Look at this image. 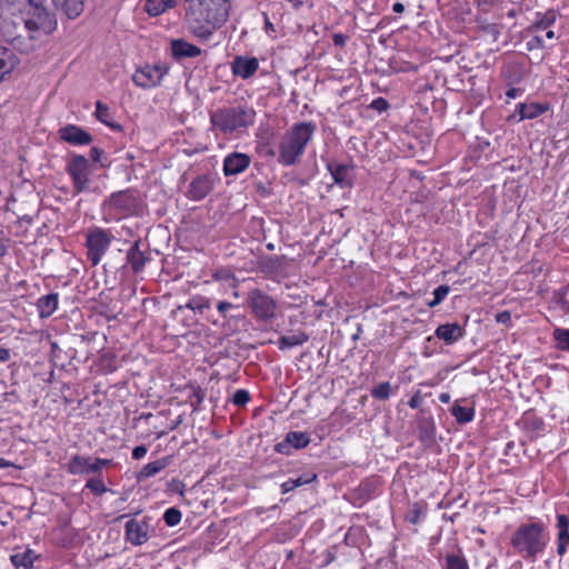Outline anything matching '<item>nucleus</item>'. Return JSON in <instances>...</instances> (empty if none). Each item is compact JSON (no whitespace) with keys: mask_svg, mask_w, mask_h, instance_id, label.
Wrapping results in <instances>:
<instances>
[{"mask_svg":"<svg viewBox=\"0 0 569 569\" xmlns=\"http://www.w3.org/2000/svg\"><path fill=\"white\" fill-rule=\"evenodd\" d=\"M186 19L193 36H211L229 16V0H184Z\"/></svg>","mask_w":569,"mask_h":569,"instance_id":"obj_1","label":"nucleus"},{"mask_svg":"<svg viewBox=\"0 0 569 569\" xmlns=\"http://www.w3.org/2000/svg\"><path fill=\"white\" fill-rule=\"evenodd\" d=\"M316 131L313 122H298L284 132L278 143V162L284 167L296 164L305 153Z\"/></svg>","mask_w":569,"mask_h":569,"instance_id":"obj_2","label":"nucleus"},{"mask_svg":"<svg viewBox=\"0 0 569 569\" xmlns=\"http://www.w3.org/2000/svg\"><path fill=\"white\" fill-rule=\"evenodd\" d=\"M254 120L256 111L248 104L222 107L210 114L212 127L223 134L241 133L252 126Z\"/></svg>","mask_w":569,"mask_h":569,"instance_id":"obj_3","label":"nucleus"},{"mask_svg":"<svg viewBox=\"0 0 569 569\" xmlns=\"http://www.w3.org/2000/svg\"><path fill=\"white\" fill-rule=\"evenodd\" d=\"M511 543L523 558L535 560L546 547L543 526L539 522L520 526L513 532Z\"/></svg>","mask_w":569,"mask_h":569,"instance_id":"obj_4","label":"nucleus"},{"mask_svg":"<svg viewBox=\"0 0 569 569\" xmlns=\"http://www.w3.org/2000/svg\"><path fill=\"white\" fill-rule=\"evenodd\" d=\"M66 171L71 178L74 193H81L89 189L90 174L93 164L82 154L72 153L66 163Z\"/></svg>","mask_w":569,"mask_h":569,"instance_id":"obj_5","label":"nucleus"},{"mask_svg":"<svg viewBox=\"0 0 569 569\" xmlns=\"http://www.w3.org/2000/svg\"><path fill=\"white\" fill-rule=\"evenodd\" d=\"M139 206L134 191L127 189L113 192L103 201L102 209L111 216H129L137 211Z\"/></svg>","mask_w":569,"mask_h":569,"instance_id":"obj_6","label":"nucleus"},{"mask_svg":"<svg viewBox=\"0 0 569 569\" xmlns=\"http://www.w3.org/2000/svg\"><path fill=\"white\" fill-rule=\"evenodd\" d=\"M247 305L260 321H271L276 318L278 309L276 300L260 289H253L249 292Z\"/></svg>","mask_w":569,"mask_h":569,"instance_id":"obj_7","label":"nucleus"},{"mask_svg":"<svg viewBox=\"0 0 569 569\" xmlns=\"http://www.w3.org/2000/svg\"><path fill=\"white\" fill-rule=\"evenodd\" d=\"M111 243V236L108 231L97 228L87 236V257L92 266H98Z\"/></svg>","mask_w":569,"mask_h":569,"instance_id":"obj_8","label":"nucleus"},{"mask_svg":"<svg viewBox=\"0 0 569 569\" xmlns=\"http://www.w3.org/2000/svg\"><path fill=\"white\" fill-rule=\"evenodd\" d=\"M168 72L169 67L166 63L146 64L136 70L132 81L140 88L149 89L159 86Z\"/></svg>","mask_w":569,"mask_h":569,"instance_id":"obj_9","label":"nucleus"},{"mask_svg":"<svg viewBox=\"0 0 569 569\" xmlns=\"http://www.w3.org/2000/svg\"><path fill=\"white\" fill-rule=\"evenodd\" d=\"M24 24L29 31H41L47 34L52 33L57 28V21L40 4L32 7L30 17L24 19Z\"/></svg>","mask_w":569,"mask_h":569,"instance_id":"obj_10","label":"nucleus"},{"mask_svg":"<svg viewBox=\"0 0 569 569\" xmlns=\"http://www.w3.org/2000/svg\"><path fill=\"white\" fill-rule=\"evenodd\" d=\"M111 463L109 459L91 458L74 455L68 462V471L71 475L80 473H96L99 472L103 467Z\"/></svg>","mask_w":569,"mask_h":569,"instance_id":"obj_11","label":"nucleus"},{"mask_svg":"<svg viewBox=\"0 0 569 569\" xmlns=\"http://www.w3.org/2000/svg\"><path fill=\"white\" fill-rule=\"evenodd\" d=\"M310 441V435L306 431H289L284 439L274 446V451L288 456L292 450L306 448Z\"/></svg>","mask_w":569,"mask_h":569,"instance_id":"obj_12","label":"nucleus"},{"mask_svg":"<svg viewBox=\"0 0 569 569\" xmlns=\"http://www.w3.org/2000/svg\"><path fill=\"white\" fill-rule=\"evenodd\" d=\"M126 539L133 546H141L149 539V521L143 519L138 521L136 519L129 520L126 526Z\"/></svg>","mask_w":569,"mask_h":569,"instance_id":"obj_13","label":"nucleus"},{"mask_svg":"<svg viewBox=\"0 0 569 569\" xmlns=\"http://www.w3.org/2000/svg\"><path fill=\"white\" fill-rule=\"evenodd\" d=\"M59 138L72 146L90 144L92 136L77 124H66L58 130Z\"/></svg>","mask_w":569,"mask_h":569,"instance_id":"obj_14","label":"nucleus"},{"mask_svg":"<svg viewBox=\"0 0 569 569\" xmlns=\"http://www.w3.org/2000/svg\"><path fill=\"white\" fill-rule=\"evenodd\" d=\"M213 189V178L210 174H201L194 178L188 189V198L193 201H200L206 198Z\"/></svg>","mask_w":569,"mask_h":569,"instance_id":"obj_15","label":"nucleus"},{"mask_svg":"<svg viewBox=\"0 0 569 569\" xmlns=\"http://www.w3.org/2000/svg\"><path fill=\"white\" fill-rule=\"evenodd\" d=\"M259 68V61L257 58H248L243 56L234 57L231 62L232 73L242 79H249L252 77Z\"/></svg>","mask_w":569,"mask_h":569,"instance_id":"obj_16","label":"nucleus"},{"mask_svg":"<svg viewBox=\"0 0 569 569\" xmlns=\"http://www.w3.org/2000/svg\"><path fill=\"white\" fill-rule=\"evenodd\" d=\"M250 161V157L246 153H230L223 161V172L226 176H237L249 167Z\"/></svg>","mask_w":569,"mask_h":569,"instance_id":"obj_17","label":"nucleus"},{"mask_svg":"<svg viewBox=\"0 0 569 569\" xmlns=\"http://www.w3.org/2000/svg\"><path fill=\"white\" fill-rule=\"evenodd\" d=\"M19 63L18 56L11 49L0 46V83L11 76Z\"/></svg>","mask_w":569,"mask_h":569,"instance_id":"obj_18","label":"nucleus"},{"mask_svg":"<svg viewBox=\"0 0 569 569\" xmlns=\"http://www.w3.org/2000/svg\"><path fill=\"white\" fill-rule=\"evenodd\" d=\"M466 331L458 322L443 323L437 327L435 336L447 345H453L465 336Z\"/></svg>","mask_w":569,"mask_h":569,"instance_id":"obj_19","label":"nucleus"},{"mask_svg":"<svg viewBox=\"0 0 569 569\" xmlns=\"http://www.w3.org/2000/svg\"><path fill=\"white\" fill-rule=\"evenodd\" d=\"M171 53L173 59L181 61L186 58L198 57L201 53V49L179 38L171 41Z\"/></svg>","mask_w":569,"mask_h":569,"instance_id":"obj_20","label":"nucleus"},{"mask_svg":"<svg viewBox=\"0 0 569 569\" xmlns=\"http://www.w3.org/2000/svg\"><path fill=\"white\" fill-rule=\"evenodd\" d=\"M127 263L130 266L134 273H139L144 269L149 258L140 250V240L132 243L127 252Z\"/></svg>","mask_w":569,"mask_h":569,"instance_id":"obj_21","label":"nucleus"},{"mask_svg":"<svg viewBox=\"0 0 569 569\" xmlns=\"http://www.w3.org/2000/svg\"><path fill=\"white\" fill-rule=\"evenodd\" d=\"M327 168L330 171L336 184L342 188L350 187L352 184L351 166L340 163H328Z\"/></svg>","mask_w":569,"mask_h":569,"instance_id":"obj_22","label":"nucleus"},{"mask_svg":"<svg viewBox=\"0 0 569 569\" xmlns=\"http://www.w3.org/2000/svg\"><path fill=\"white\" fill-rule=\"evenodd\" d=\"M171 462V457H162L156 461H151L143 466V468L138 472L137 479L139 482L144 481L151 477H154L164 468H167Z\"/></svg>","mask_w":569,"mask_h":569,"instance_id":"obj_23","label":"nucleus"},{"mask_svg":"<svg viewBox=\"0 0 569 569\" xmlns=\"http://www.w3.org/2000/svg\"><path fill=\"white\" fill-rule=\"evenodd\" d=\"M526 74L525 67L519 63H508L501 71V77L508 86L520 83L526 78Z\"/></svg>","mask_w":569,"mask_h":569,"instance_id":"obj_24","label":"nucleus"},{"mask_svg":"<svg viewBox=\"0 0 569 569\" xmlns=\"http://www.w3.org/2000/svg\"><path fill=\"white\" fill-rule=\"evenodd\" d=\"M39 558L38 555L30 548L22 552H17L10 556V561L16 569H34V561Z\"/></svg>","mask_w":569,"mask_h":569,"instance_id":"obj_25","label":"nucleus"},{"mask_svg":"<svg viewBox=\"0 0 569 569\" xmlns=\"http://www.w3.org/2000/svg\"><path fill=\"white\" fill-rule=\"evenodd\" d=\"M57 9H61L70 19L77 18L83 11L84 0H51Z\"/></svg>","mask_w":569,"mask_h":569,"instance_id":"obj_26","label":"nucleus"},{"mask_svg":"<svg viewBox=\"0 0 569 569\" xmlns=\"http://www.w3.org/2000/svg\"><path fill=\"white\" fill-rule=\"evenodd\" d=\"M58 307V295L49 293L38 300V309L41 318L50 317Z\"/></svg>","mask_w":569,"mask_h":569,"instance_id":"obj_27","label":"nucleus"},{"mask_svg":"<svg viewBox=\"0 0 569 569\" xmlns=\"http://www.w3.org/2000/svg\"><path fill=\"white\" fill-rule=\"evenodd\" d=\"M556 19H557V12L552 9L547 10L543 13L538 12V13H536V18L532 21V24L529 28V30L543 31V30L548 29L552 23H555Z\"/></svg>","mask_w":569,"mask_h":569,"instance_id":"obj_28","label":"nucleus"},{"mask_svg":"<svg viewBox=\"0 0 569 569\" xmlns=\"http://www.w3.org/2000/svg\"><path fill=\"white\" fill-rule=\"evenodd\" d=\"M94 116L100 122L104 123L107 127L111 128L112 130H114V131L121 130V126L119 123L112 121L110 108L107 104L102 103L101 101L96 102Z\"/></svg>","mask_w":569,"mask_h":569,"instance_id":"obj_29","label":"nucleus"},{"mask_svg":"<svg viewBox=\"0 0 569 569\" xmlns=\"http://www.w3.org/2000/svg\"><path fill=\"white\" fill-rule=\"evenodd\" d=\"M450 412L460 425L470 422L475 417V409L472 407H462L458 401L453 403Z\"/></svg>","mask_w":569,"mask_h":569,"instance_id":"obj_30","label":"nucleus"},{"mask_svg":"<svg viewBox=\"0 0 569 569\" xmlns=\"http://www.w3.org/2000/svg\"><path fill=\"white\" fill-rule=\"evenodd\" d=\"M174 4L176 0H146L144 11L150 16H159Z\"/></svg>","mask_w":569,"mask_h":569,"instance_id":"obj_31","label":"nucleus"},{"mask_svg":"<svg viewBox=\"0 0 569 569\" xmlns=\"http://www.w3.org/2000/svg\"><path fill=\"white\" fill-rule=\"evenodd\" d=\"M309 340V336L300 331L298 333L291 336H281L278 340L279 349L283 350L286 348H293L297 346H301Z\"/></svg>","mask_w":569,"mask_h":569,"instance_id":"obj_32","label":"nucleus"},{"mask_svg":"<svg viewBox=\"0 0 569 569\" xmlns=\"http://www.w3.org/2000/svg\"><path fill=\"white\" fill-rule=\"evenodd\" d=\"M552 337L556 341L557 349L561 351H569V329L556 328L552 332Z\"/></svg>","mask_w":569,"mask_h":569,"instance_id":"obj_33","label":"nucleus"},{"mask_svg":"<svg viewBox=\"0 0 569 569\" xmlns=\"http://www.w3.org/2000/svg\"><path fill=\"white\" fill-rule=\"evenodd\" d=\"M550 109L549 103H541V102H529L526 103V117L527 119H536L539 116L543 114Z\"/></svg>","mask_w":569,"mask_h":569,"instance_id":"obj_34","label":"nucleus"},{"mask_svg":"<svg viewBox=\"0 0 569 569\" xmlns=\"http://www.w3.org/2000/svg\"><path fill=\"white\" fill-rule=\"evenodd\" d=\"M392 393L390 382H381L371 389V396L377 400H388Z\"/></svg>","mask_w":569,"mask_h":569,"instance_id":"obj_35","label":"nucleus"},{"mask_svg":"<svg viewBox=\"0 0 569 569\" xmlns=\"http://www.w3.org/2000/svg\"><path fill=\"white\" fill-rule=\"evenodd\" d=\"M449 291H450V287L447 284H441V286L437 287L432 292L433 299L428 301L427 306L429 308L437 307L445 300V298L448 296Z\"/></svg>","mask_w":569,"mask_h":569,"instance_id":"obj_36","label":"nucleus"},{"mask_svg":"<svg viewBox=\"0 0 569 569\" xmlns=\"http://www.w3.org/2000/svg\"><path fill=\"white\" fill-rule=\"evenodd\" d=\"M186 308L202 313L206 309L210 308V300L206 297L196 296L190 299V301L186 305Z\"/></svg>","mask_w":569,"mask_h":569,"instance_id":"obj_37","label":"nucleus"},{"mask_svg":"<svg viewBox=\"0 0 569 569\" xmlns=\"http://www.w3.org/2000/svg\"><path fill=\"white\" fill-rule=\"evenodd\" d=\"M445 569H469L466 559L458 555H447Z\"/></svg>","mask_w":569,"mask_h":569,"instance_id":"obj_38","label":"nucleus"},{"mask_svg":"<svg viewBox=\"0 0 569 569\" xmlns=\"http://www.w3.org/2000/svg\"><path fill=\"white\" fill-rule=\"evenodd\" d=\"M86 488H88L96 496H101L108 491V488L100 477L90 478L86 483Z\"/></svg>","mask_w":569,"mask_h":569,"instance_id":"obj_39","label":"nucleus"},{"mask_svg":"<svg viewBox=\"0 0 569 569\" xmlns=\"http://www.w3.org/2000/svg\"><path fill=\"white\" fill-rule=\"evenodd\" d=\"M181 511L174 507L167 509L163 513V520L169 527L177 526L181 521Z\"/></svg>","mask_w":569,"mask_h":569,"instance_id":"obj_40","label":"nucleus"},{"mask_svg":"<svg viewBox=\"0 0 569 569\" xmlns=\"http://www.w3.org/2000/svg\"><path fill=\"white\" fill-rule=\"evenodd\" d=\"M251 399L248 390L239 389L232 397V403L238 407H244Z\"/></svg>","mask_w":569,"mask_h":569,"instance_id":"obj_41","label":"nucleus"},{"mask_svg":"<svg viewBox=\"0 0 569 569\" xmlns=\"http://www.w3.org/2000/svg\"><path fill=\"white\" fill-rule=\"evenodd\" d=\"M317 480V475L313 472H306L298 478L291 479L295 489L303 485L311 483Z\"/></svg>","mask_w":569,"mask_h":569,"instance_id":"obj_42","label":"nucleus"},{"mask_svg":"<svg viewBox=\"0 0 569 569\" xmlns=\"http://www.w3.org/2000/svg\"><path fill=\"white\" fill-rule=\"evenodd\" d=\"M204 399V392L201 388L197 387L193 389L192 395L190 396V405L193 408V410H198L201 402Z\"/></svg>","mask_w":569,"mask_h":569,"instance_id":"obj_43","label":"nucleus"},{"mask_svg":"<svg viewBox=\"0 0 569 569\" xmlns=\"http://www.w3.org/2000/svg\"><path fill=\"white\" fill-rule=\"evenodd\" d=\"M501 1L502 0H475V3H476V6L478 7L479 10H481L485 13H487L492 8H495L498 4H500Z\"/></svg>","mask_w":569,"mask_h":569,"instance_id":"obj_44","label":"nucleus"},{"mask_svg":"<svg viewBox=\"0 0 569 569\" xmlns=\"http://www.w3.org/2000/svg\"><path fill=\"white\" fill-rule=\"evenodd\" d=\"M370 108L378 112H383L389 108V102L385 98L379 97L372 100Z\"/></svg>","mask_w":569,"mask_h":569,"instance_id":"obj_45","label":"nucleus"},{"mask_svg":"<svg viewBox=\"0 0 569 569\" xmlns=\"http://www.w3.org/2000/svg\"><path fill=\"white\" fill-rule=\"evenodd\" d=\"M104 156V151L99 147H92L90 149V158L92 162L100 163L101 167H106V164L102 162V158Z\"/></svg>","mask_w":569,"mask_h":569,"instance_id":"obj_46","label":"nucleus"},{"mask_svg":"<svg viewBox=\"0 0 569 569\" xmlns=\"http://www.w3.org/2000/svg\"><path fill=\"white\" fill-rule=\"evenodd\" d=\"M237 307L228 301H219L217 305V309L223 319L228 318V312Z\"/></svg>","mask_w":569,"mask_h":569,"instance_id":"obj_47","label":"nucleus"},{"mask_svg":"<svg viewBox=\"0 0 569 569\" xmlns=\"http://www.w3.org/2000/svg\"><path fill=\"white\" fill-rule=\"evenodd\" d=\"M495 318L498 323L507 326H510L511 323V313L508 310L498 312Z\"/></svg>","mask_w":569,"mask_h":569,"instance_id":"obj_48","label":"nucleus"},{"mask_svg":"<svg viewBox=\"0 0 569 569\" xmlns=\"http://www.w3.org/2000/svg\"><path fill=\"white\" fill-rule=\"evenodd\" d=\"M147 451H148L147 447H144V446H137L132 450V458L136 459V460H139V459L143 458L147 455Z\"/></svg>","mask_w":569,"mask_h":569,"instance_id":"obj_49","label":"nucleus"},{"mask_svg":"<svg viewBox=\"0 0 569 569\" xmlns=\"http://www.w3.org/2000/svg\"><path fill=\"white\" fill-rule=\"evenodd\" d=\"M557 527L560 530L565 529L568 530L569 528V520L566 515H558L557 516Z\"/></svg>","mask_w":569,"mask_h":569,"instance_id":"obj_50","label":"nucleus"},{"mask_svg":"<svg viewBox=\"0 0 569 569\" xmlns=\"http://www.w3.org/2000/svg\"><path fill=\"white\" fill-rule=\"evenodd\" d=\"M422 402V398L420 396V391H417L408 401V405L412 409H417Z\"/></svg>","mask_w":569,"mask_h":569,"instance_id":"obj_51","label":"nucleus"},{"mask_svg":"<svg viewBox=\"0 0 569 569\" xmlns=\"http://www.w3.org/2000/svg\"><path fill=\"white\" fill-rule=\"evenodd\" d=\"M519 116L518 121L526 120L527 118L523 117L526 114V103L520 102L516 106L515 114L512 117Z\"/></svg>","mask_w":569,"mask_h":569,"instance_id":"obj_52","label":"nucleus"},{"mask_svg":"<svg viewBox=\"0 0 569 569\" xmlns=\"http://www.w3.org/2000/svg\"><path fill=\"white\" fill-rule=\"evenodd\" d=\"M523 93V89L516 88L510 86V88L506 91V96L508 99H515Z\"/></svg>","mask_w":569,"mask_h":569,"instance_id":"obj_53","label":"nucleus"},{"mask_svg":"<svg viewBox=\"0 0 569 569\" xmlns=\"http://www.w3.org/2000/svg\"><path fill=\"white\" fill-rule=\"evenodd\" d=\"M541 38H530L529 41L526 43V47L529 51L537 49L541 46Z\"/></svg>","mask_w":569,"mask_h":569,"instance_id":"obj_54","label":"nucleus"},{"mask_svg":"<svg viewBox=\"0 0 569 569\" xmlns=\"http://www.w3.org/2000/svg\"><path fill=\"white\" fill-rule=\"evenodd\" d=\"M295 490V487H293V483L291 481V479L284 481L282 485H281V492L282 493H288L290 491Z\"/></svg>","mask_w":569,"mask_h":569,"instance_id":"obj_55","label":"nucleus"},{"mask_svg":"<svg viewBox=\"0 0 569 569\" xmlns=\"http://www.w3.org/2000/svg\"><path fill=\"white\" fill-rule=\"evenodd\" d=\"M558 541L568 543L569 542V530H560L558 533Z\"/></svg>","mask_w":569,"mask_h":569,"instance_id":"obj_56","label":"nucleus"},{"mask_svg":"<svg viewBox=\"0 0 569 569\" xmlns=\"http://www.w3.org/2000/svg\"><path fill=\"white\" fill-rule=\"evenodd\" d=\"M10 359V350L0 347V362H7Z\"/></svg>","mask_w":569,"mask_h":569,"instance_id":"obj_57","label":"nucleus"},{"mask_svg":"<svg viewBox=\"0 0 569 569\" xmlns=\"http://www.w3.org/2000/svg\"><path fill=\"white\" fill-rule=\"evenodd\" d=\"M380 42L385 46H393V44H396V38H391V37L380 38Z\"/></svg>","mask_w":569,"mask_h":569,"instance_id":"obj_58","label":"nucleus"},{"mask_svg":"<svg viewBox=\"0 0 569 569\" xmlns=\"http://www.w3.org/2000/svg\"><path fill=\"white\" fill-rule=\"evenodd\" d=\"M392 10L397 13H402L405 11V6L400 2H396L392 7Z\"/></svg>","mask_w":569,"mask_h":569,"instance_id":"obj_59","label":"nucleus"},{"mask_svg":"<svg viewBox=\"0 0 569 569\" xmlns=\"http://www.w3.org/2000/svg\"><path fill=\"white\" fill-rule=\"evenodd\" d=\"M439 400L442 403H448L450 401V395L448 392H442L439 395Z\"/></svg>","mask_w":569,"mask_h":569,"instance_id":"obj_60","label":"nucleus"},{"mask_svg":"<svg viewBox=\"0 0 569 569\" xmlns=\"http://www.w3.org/2000/svg\"><path fill=\"white\" fill-rule=\"evenodd\" d=\"M567 543L558 541L557 552L562 556L566 552Z\"/></svg>","mask_w":569,"mask_h":569,"instance_id":"obj_61","label":"nucleus"},{"mask_svg":"<svg viewBox=\"0 0 569 569\" xmlns=\"http://www.w3.org/2000/svg\"><path fill=\"white\" fill-rule=\"evenodd\" d=\"M332 39H333L335 46L343 47L347 38H332Z\"/></svg>","mask_w":569,"mask_h":569,"instance_id":"obj_62","label":"nucleus"},{"mask_svg":"<svg viewBox=\"0 0 569 569\" xmlns=\"http://www.w3.org/2000/svg\"><path fill=\"white\" fill-rule=\"evenodd\" d=\"M8 251V247L4 244L3 241L0 240V257H3Z\"/></svg>","mask_w":569,"mask_h":569,"instance_id":"obj_63","label":"nucleus"},{"mask_svg":"<svg viewBox=\"0 0 569 569\" xmlns=\"http://www.w3.org/2000/svg\"><path fill=\"white\" fill-rule=\"evenodd\" d=\"M264 21H266V31H267V32L273 31L272 23H271V22H269V20L267 19V17H264Z\"/></svg>","mask_w":569,"mask_h":569,"instance_id":"obj_64","label":"nucleus"}]
</instances>
